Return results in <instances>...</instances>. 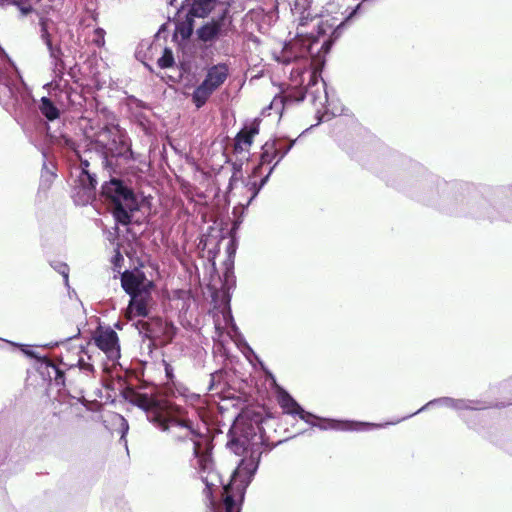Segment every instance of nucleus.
<instances>
[{"instance_id":"obj_22","label":"nucleus","mask_w":512,"mask_h":512,"mask_svg":"<svg viewBox=\"0 0 512 512\" xmlns=\"http://www.w3.org/2000/svg\"><path fill=\"white\" fill-rule=\"evenodd\" d=\"M276 156L277 155H275L273 152V145L269 144L268 142L265 143V145L263 146V152L261 155V164L270 163L273 160V158H275Z\"/></svg>"},{"instance_id":"obj_26","label":"nucleus","mask_w":512,"mask_h":512,"mask_svg":"<svg viewBox=\"0 0 512 512\" xmlns=\"http://www.w3.org/2000/svg\"><path fill=\"white\" fill-rule=\"evenodd\" d=\"M49 367L54 371L55 373V381L57 384H63L64 383V374L62 371L58 369V367L54 364H50Z\"/></svg>"},{"instance_id":"obj_13","label":"nucleus","mask_w":512,"mask_h":512,"mask_svg":"<svg viewBox=\"0 0 512 512\" xmlns=\"http://www.w3.org/2000/svg\"><path fill=\"white\" fill-rule=\"evenodd\" d=\"M434 404H441L445 405L447 407H450L455 410H464V409H471V410H481L484 409V406H481L479 402L472 401V400H463V399H453L450 397H442L439 399H434L429 401L426 405L418 409L415 413L408 415L406 417H403L402 419H406L408 417H411L419 412L424 411L427 407L434 405Z\"/></svg>"},{"instance_id":"obj_33","label":"nucleus","mask_w":512,"mask_h":512,"mask_svg":"<svg viewBox=\"0 0 512 512\" xmlns=\"http://www.w3.org/2000/svg\"><path fill=\"white\" fill-rule=\"evenodd\" d=\"M241 423H236L233 428L230 430V433H236V430L240 428Z\"/></svg>"},{"instance_id":"obj_1","label":"nucleus","mask_w":512,"mask_h":512,"mask_svg":"<svg viewBox=\"0 0 512 512\" xmlns=\"http://www.w3.org/2000/svg\"><path fill=\"white\" fill-rule=\"evenodd\" d=\"M332 46L331 39H320L298 31L295 39L286 44L274 59L284 65L294 64L290 70V81L294 87H303L305 95L316 99L312 87L318 84V68L324 64L325 55Z\"/></svg>"},{"instance_id":"obj_23","label":"nucleus","mask_w":512,"mask_h":512,"mask_svg":"<svg viewBox=\"0 0 512 512\" xmlns=\"http://www.w3.org/2000/svg\"><path fill=\"white\" fill-rule=\"evenodd\" d=\"M52 267L63 276L65 285L68 286L69 284V267L66 263L63 262H57L55 264H52Z\"/></svg>"},{"instance_id":"obj_3","label":"nucleus","mask_w":512,"mask_h":512,"mask_svg":"<svg viewBox=\"0 0 512 512\" xmlns=\"http://www.w3.org/2000/svg\"><path fill=\"white\" fill-rule=\"evenodd\" d=\"M121 287L130 296L127 315L130 319L144 318L148 315V305L154 288L152 280L148 279L140 269L125 270L120 275Z\"/></svg>"},{"instance_id":"obj_24","label":"nucleus","mask_w":512,"mask_h":512,"mask_svg":"<svg viewBox=\"0 0 512 512\" xmlns=\"http://www.w3.org/2000/svg\"><path fill=\"white\" fill-rule=\"evenodd\" d=\"M92 41L98 47H102L105 44V31L102 28L95 29Z\"/></svg>"},{"instance_id":"obj_29","label":"nucleus","mask_w":512,"mask_h":512,"mask_svg":"<svg viewBox=\"0 0 512 512\" xmlns=\"http://www.w3.org/2000/svg\"><path fill=\"white\" fill-rule=\"evenodd\" d=\"M55 178V174L53 172H46L45 174H42L41 176V184L47 183V186L50 185L52 180Z\"/></svg>"},{"instance_id":"obj_18","label":"nucleus","mask_w":512,"mask_h":512,"mask_svg":"<svg viewBox=\"0 0 512 512\" xmlns=\"http://www.w3.org/2000/svg\"><path fill=\"white\" fill-rule=\"evenodd\" d=\"M121 138L124 139V143L116 142V148L121 150V154H108V156L112 157H124L126 159H133V151L131 149V145L129 143V138L127 137L126 133L121 130Z\"/></svg>"},{"instance_id":"obj_20","label":"nucleus","mask_w":512,"mask_h":512,"mask_svg":"<svg viewBox=\"0 0 512 512\" xmlns=\"http://www.w3.org/2000/svg\"><path fill=\"white\" fill-rule=\"evenodd\" d=\"M222 317H223V321L225 324L224 328L229 329V331H228L229 336L232 337V333H234V334L238 333V328H237L236 324L234 323L230 309L223 311Z\"/></svg>"},{"instance_id":"obj_27","label":"nucleus","mask_w":512,"mask_h":512,"mask_svg":"<svg viewBox=\"0 0 512 512\" xmlns=\"http://www.w3.org/2000/svg\"><path fill=\"white\" fill-rule=\"evenodd\" d=\"M118 418L120 420V427H121V440H124L125 439V435L128 432L129 425H128V422L126 421V419L124 417L118 416Z\"/></svg>"},{"instance_id":"obj_5","label":"nucleus","mask_w":512,"mask_h":512,"mask_svg":"<svg viewBox=\"0 0 512 512\" xmlns=\"http://www.w3.org/2000/svg\"><path fill=\"white\" fill-rule=\"evenodd\" d=\"M277 399L280 407L283 409L284 413L298 416L301 420L312 426H318L321 429H337V430H346V431H360L366 430L370 427H381V425H376L367 422H351V421H335L330 419H324V424H317L315 420H319L315 415L305 411L296 401L295 399L282 388L278 389Z\"/></svg>"},{"instance_id":"obj_19","label":"nucleus","mask_w":512,"mask_h":512,"mask_svg":"<svg viewBox=\"0 0 512 512\" xmlns=\"http://www.w3.org/2000/svg\"><path fill=\"white\" fill-rule=\"evenodd\" d=\"M157 64L162 69L172 67L174 65V57L172 51L168 48H165L163 55L158 59Z\"/></svg>"},{"instance_id":"obj_12","label":"nucleus","mask_w":512,"mask_h":512,"mask_svg":"<svg viewBox=\"0 0 512 512\" xmlns=\"http://www.w3.org/2000/svg\"><path fill=\"white\" fill-rule=\"evenodd\" d=\"M230 3L223 4L221 13L218 14L217 19L201 26L197 30V35L200 40L210 42L217 38L220 34L223 22L229 15Z\"/></svg>"},{"instance_id":"obj_8","label":"nucleus","mask_w":512,"mask_h":512,"mask_svg":"<svg viewBox=\"0 0 512 512\" xmlns=\"http://www.w3.org/2000/svg\"><path fill=\"white\" fill-rule=\"evenodd\" d=\"M80 158V172L73 187V198L78 205H87L95 197L97 179L94 173L89 171V160Z\"/></svg>"},{"instance_id":"obj_14","label":"nucleus","mask_w":512,"mask_h":512,"mask_svg":"<svg viewBox=\"0 0 512 512\" xmlns=\"http://www.w3.org/2000/svg\"><path fill=\"white\" fill-rule=\"evenodd\" d=\"M40 38L45 43L50 57L54 60V67L59 71V74H62L63 69V61L61 60V49L59 47H55L52 44L51 35L47 28V21L42 19L40 21Z\"/></svg>"},{"instance_id":"obj_10","label":"nucleus","mask_w":512,"mask_h":512,"mask_svg":"<svg viewBox=\"0 0 512 512\" xmlns=\"http://www.w3.org/2000/svg\"><path fill=\"white\" fill-rule=\"evenodd\" d=\"M230 3L221 0H185L182 8L187 11V20L192 21L193 18H206L216 7H219L221 13L223 4Z\"/></svg>"},{"instance_id":"obj_17","label":"nucleus","mask_w":512,"mask_h":512,"mask_svg":"<svg viewBox=\"0 0 512 512\" xmlns=\"http://www.w3.org/2000/svg\"><path fill=\"white\" fill-rule=\"evenodd\" d=\"M39 110L48 120L52 121L59 117V111L57 107L47 97L41 98Z\"/></svg>"},{"instance_id":"obj_31","label":"nucleus","mask_w":512,"mask_h":512,"mask_svg":"<svg viewBox=\"0 0 512 512\" xmlns=\"http://www.w3.org/2000/svg\"><path fill=\"white\" fill-rule=\"evenodd\" d=\"M166 375L168 378H172V368L170 365H166L165 367Z\"/></svg>"},{"instance_id":"obj_25","label":"nucleus","mask_w":512,"mask_h":512,"mask_svg":"<svg viewBox=\"0 0 512 512\" xmlns=\"http://www.w3.org/2000/svg\"><path fill=\"white\" fill-rule=\"evenodd\" d=\"M0 4L1 5H5V4H13V5H16L19 7L21 13L23 15H27L29 14L31 11H32V7L30 5L28 6H23L21 5L18 1L16 0H0Z\"/></svg>"},{"instance_id":"obj_2","label":"nucleus","mask_w":512,"mask_h":512,"mask_svg":"<svg viewBox=\"0 0 512 512\" xmlns=\"http://www.w3.org/2000/svg\"><path fill=\"white\" fill-rule=\"evenodd\" d=\"M149 421L160 430L169 432L175 440H190L192 442L194 459L191 461V465L205 484L204 494L212 503L213 490L222 486L223 482L215 469L210 449H202L198 440L201 434L193 428L192 422L175 416L171 409L165 417L160 416L158 412H150Z\"/></svg>"},{"instance_id":"obj_11","label":"nucleus","mask_w":512,"mask_h":512,"mask_svg":"<svg viewBox=\"0 0 512 512\" xmlns=\"http://www.w3.org/2000/svg\"><path fill=\"white\" fill-rule=\"evenodd\" d=\"M95 344L106 354L109 360L115 361L120 357L118 335L114 330L107 329L105 331H101L95 337Z\"/></svg>"},{"instance_id":"obj_9","label":"nucleus","mask_w":512,"mask_h":512,"mask_svg":"<svg viewBox=\"0 0 512 512\" xmlns=\"http://www.w3.org/2000/svg\"><path fill=\"white\" fill-rule=\"evenodd\" d=\"M95 143L101 148L105 158L108 154H121L122 151L116 148V142L124 143L121 138V129L117 125H105L94 135Z\"/></svg>"},{"instance_id":"obj_6","label":"nucleus","mask_w":512,"mask_h":512,"mask_svg":"<svg viewBox=\"0 0 512 512\" xmlns=\"http://www.w3.org/2000/svg\"><path fill=\"white\" fill-rule=\"evenodd\" d=\"M229 73L226 63H218L207 69L204 80L192 93V101L197 108L206 104L210 96L225 83Z\"/></svg>"},{"instance_id":"obj_4","label":"nucleus","mask_w":512,"mask_h":512,"mask_svg":"<svg viewBox=\"0 0 512 512\" xmlns=\"http://www.w3.org/2000/svg\"><path fill=\"white\" fill-rule=\"evenodd\" d=\"M102 194L112 202V212L117 224L131 223L132 214L139 210V201L132 189L119 179H111L102 186Z\"/></svg>"},{"instance_id":"obj_15","label":"nucleus","mask_w":512,"mask_h":512,"mask_svg":"<svg viewBox=\"0 0 512 512\" xmlns=\"http://www.w3.org/2000/svg\"><path fill=\"white\" fill-rule=\"evenodd\" d=\"M260 120L255 119L250 125L245 126L235 137V151L248 150L252 145L253 137L259 133Z\"/></svg>"},{"instance_id":"obj_30","label":"nucleus","mask_w":512,"mask_h":512,"mask_svg":"<svg viewBox=\"0 0 512 512\" xmlns=\"http://www.w3.org/2000/svg\"><path fill=\"white\" fill-rule=\"evenodd\" d=\"M124 258L119 250L116 251V254L113 257V263L115 266H120V263L123 262Z\"/></svg>"},{"instance_id":"obj_7","label":"nucleus","mask_w":512,"mask_h":512,"mask_svg":"<svg viewBox=\"0 0 512 512\" xmlns=\"http://www.w3.org/2000/svg\"><path fill=\"white\" fill-rule=\"evenodd\" d=\"M291 7V12L295 17V21L298 22V28L304 27L307 23L314 22V27H317V36L320 39H327L325 36L332 32L334 34L336 30L334 27L335 23L329 24L328 20L318 19L317 16H313L311 13V0H288Z\"/></svg>"},{"instance_id":"obj_32","label":"nucleus","mask_w":512,"mask_h":512,"mask_svg":"<svg viewBox=\"0 0 512 512\" xmlns=\"http://www.w3.org/2000/svg\"><path fill=\"white\" fill-rule=\"evenodd\" d=\"M215 329L219 332V335H221L220 330L222 329L221 324L218 319L215 320Z\"/></svg>"},{"instance_id":"obj_16","label":"nucleus","mask_w":512,"mask_h":512,"mask_svg":"<svg viewBox=\"0 0 512 512\" xmlns=\"http://www.w3.org/2000/svg\"><path fill=\"white\" fill-rule=\"evenodd\" d=\"M137 406L145 410L147 419L149 420L150 412H158L160 416H164L169 412L170 408L156 403L152 398L147 395H140L137 398Z\"/></svg>"},{"instance_id":"obj_28","label":"nucleus","mask_w":512,"mask_h":512,"mask_svg":"<svg viewBox=\"0 0 512 512\" xmlns=\"http://www.w3.org/2000/svg\"><path fill=\"white\" fill-rule=\"evenodd\" d=\"M272 170H273V167L270 168L268 174L263 179H261L260 184H259V186L257 188H256V183H253V187L255 188L254 193H253V197H255L258 194V192L260 191V189L265 185V183L267 182L268 177L271 174Z\"/></svg>"},{"instance_id":"obj_21","label":"nucleus","mask_w":512,"mask_h":512,"mask_svg":"<svg viewBox=\"0 0 512 512\" xmlns=\"http://www.w3.org/2000/svg\"><path fill=\"white\" fill-rule=\"evenodd\" d=\"M295 141H291L288 145L285 147L282 146V143L280 141L272 143L273 145V152L275 155L278 156V161L284 158V156L291 150L293 147Z\"/></svg>"}]
</instances>
